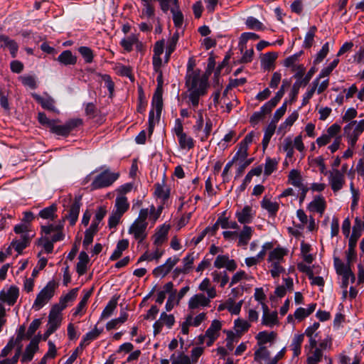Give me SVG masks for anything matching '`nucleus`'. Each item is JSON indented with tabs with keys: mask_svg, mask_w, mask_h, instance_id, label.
<instances>
[{
	"mask_svg": "<svg viewBox=\"0 0 364 364\" xmlns=\"http://www.w3.org/2000/svg\"><path fill=\"white\" fill-rule=\"evenodd\" d=\"M318 85V78H316L312 82V87L304 95L301 105L304 106L309 103V100L313 97Z\"/></svg>",
	"mask_w": 364,
	"mask_h": 364,
	"instance_id": "13d9d810",
	"label": "nucleus"
},
{
	"mask_svg": "<svg viewBox=\"0 0 364 364\" xmlns=\"http://www.w3.org/2000/svg\"><path fill=\"white\" fill-rule=\"evenodd\" d=\"M261 206L262 208L267 210L271 215H275L279 210V203L277 202H272L266 196L263 198L261 201Z\"/></svg>",
	"mask_w": 364,
	"mask_h": 364,
	"instance_id": "72a5a7b5",
	"label": "nucleus"
},
{
	"mask_svg": "<svg viewBox=\"0 0 364 364\" xmlns=\"http://www.w3.org/2000/svg\"><path fill=\"white\" fill-rule=\"evenodd\" d=\"M253 229L245 225L241 232L237 235L239 236V245H247L252 236Z\"/></svg>",
	"mask_w": 364,
	"mask_h": 364,
	"instance_id": "7c9ffc66",
	"label": "nucleus"
},
{
	"mask_svg": "<svg viewBox=\"0 0 364 364\" xmlns=\"http://www.w3.org/2000/svg\"><path fill=\"white\" fill-rule=\"evenodd\" d=\"M119 176V173L105 170L98 174L91 183L92 190L102 188L111 186Z\"/></svg>",
	"mask_w": 364,
	"mask_h": 364,
	"instance_id": "7ed1b4c3",
	"label": "nucleus"
},
{
	"mask_svg": "<svg viewBox=\"0 0 364 364\" xmlns=\"http://www.w3.org/2000/svg\"><path fill=\"white\" fill-rule=\"evenodd\" d=\"M57 205L52 204L51 205L46 207L39 212V216L46 220H54L56 215Z\"/></svg>",
	"mask_w": 364,
	"mask_h": 364,
	"instance_id": "e433bc0d",
	"label": "nucleus"
},
{
	"mask_svg": "<svg viewBox=\"0 0 364 364\" xmlns=\"http://www.w3.org/2000/svg\"><path fill=\"white\" fill-rule=\"evenodd\" d=\"M208 296H205L203 294L199 293L193 295L188 301V309L191 310L197 309L200 307H207L210 306V300Z\"/></svg>",
	"mask_w": 364,
	"mask_h": 364,
	"instance_id": "9d476101",
	"label": "nucleus"
},
{
	"mask_svg": "<svg viewBox=\"0 0 364 364\" xmlns=\"http://www.w3.org/2000/svg\"><path fill=\"white\" fill-rule=\"evenodd\" d=\"M221 329V323L218 320L213 321L210 327L205 331L207 337H213L218 338L219 336V331Z\"/></svg>",
	"mask_w": 364,
	"mask_h": 364,
	"instance_id": "c03bdc74",
	"label": "nucleus"
},
{
	"mask_svg": "<svg viewBox=\"0 0 364 364\" xmlns=\"http://www.w3.org/2000/svg\"><path fill=\"white\" fill-rule=\"evenodd\" d=\"M364 230V223L358 218L355 219L352 234L349 237V244L357 245V241L361 236V232Z\"/></svg>",
	"mask_w": 364,
	"mask_h": 364,
	"instance_id": "f3484780",
	"label": "nucleus"
},
{
	"mask_svg": "<svg viewBox=\"0 0 364 364\" xmlns=\"http://www.w3.org/2000/svg\"><path fill=\"white\" fill-rule=\"evenodd\" d=\"M178 38H179L178 33L176 32V33H173V35L168 40V44L166 46L167 55H171V54L175 50Z\"/></svg>",
	"mask_w": 364,
	"mask_h": 364,
	"instance_id": "680f3d73",
	"label": "nucleus"
},
{
	"mask_svg": "<svg viewBox=\"0 0 364 364\" xmlns=\"http://www.w3.org/2000/svg\"><path fill=\"white\" fill-rule=\"evenodd\" d=\"M277 124L274 122H269L264 130L263 139L262 141L263 149L265 150L269 145V141L275 132Z\"/></svg>",
	"mask_w": 364,
	"mask_h": 364,
	"instance_id": "473e14b6",
	"label": "nucleus"
},
{
	"mask_svg": "<svg viewBox=\"0 0 364 364\" xmlns=\"http://www.w3.org/2000/svg\"><path fill=\"white\" fill-rule=\"evenodd\" d=\"M328 182L333 193L341 190L346 183L345 175L337 168L328 171Z\"/></svg>",
	"mask_w": 364,
	"mask_h": 364,
	"instance_id": "39448f33",
	"label": "nucleus"
},
{
	"mask_svg": "<svg viewBox=\"0 0 364 364\" xmlns=\"http://www.w3.org/2000/svg\"><path fill=\"white\" fill-rule=\"evenodd\" d=\"M77 291V288L73 289L65 296L60 299V303L61 304V307H60V309H61V311L66 307L68 302L73 301L76 299Z\"/></svg>",
	"mask_w": 364,
	"mask_h": 364,
	"instance_id": "603ef678",
	"label": "nucleus"
},
{
	"mask_svg": "<svg viewBox=\"0 0 364 364\" xmlns=\"http://www.w3.org/2000/svg\"><path fill=\"white\" fill-rule=\"evenodd\" d=\"M178 144L183 149H191L194 146L193 139L186 133L178 136Z\"/></svg>",
	"mask_w": 364,
	"mask_h": 364,
	"instance_id": "09e8293b",
	"label": "nucleus"
},
{
	"mask_svg": "<svg viewBox=\"0 0 364 364\" xmlns=\"http://www.w3.org/2000/svg\"><path fill=\"white\" fill-rule=\"evenodd\" d=\"M198 289L201 291H205L210 298L216 296V290L213 287H210L209 279L205 278L198 286Z\"/></svg>",
	"mask_w": 364,
	"mask_h": 364,
	"instance_id": "58836bf2",
	"label": "nucleus"
},
{
	"mask_svg": "<svg viewBox=\"0 0 364 364\" xmlns=\"http://www.w3.org/2000/svg\"><path fill=\"white\" fill-rule=\"evenodd\" d=\"M30 242V237L28 234H23L18 240H13L10 247H13L18 253H21Z\"/></svg>",
	"mask_w": 364,
	"mask_h": 364,
	"instance_id": "393cba45",
	"label": "nucleus"
},
{
	"mask_svg": "<svg viewBox=\"0 0 364 364\" xmlns=\"http://www.w3.org/2000/svg\"><path fill=\"white\" fill-rule=\"evenodd\" d=\"M78 51L84 58L85 63H91L93 60L94 55L92 50L87 46H81L78 48Z\"/></svg>",
	"mask_w": 364,
	"mask_h": 364,
	"instance_id": "bf43d9fd",
	"label": "nucleus"
},
{
	"mask_svg": "<svg viewBox=\"0 0 364 364\" xmlns=\"http://www.w3.org/2000/svg\"><path fill=\"white\" fill-rule=\"evenodd\" d=\"M315 73V69L314 68H311L306 75L304 76V78H301V80H296V81L294 82V84L292 86V89L290 93V102H293L296 100V96L299 93V87L301 86H306L311 79L312 76L314 75Z\"/></svg>",
	"mask_w": 364,
	"mask_h": 364,
	"instance_id": "1a4fd4ad",
	"label": "nucleus"
},
{
	"mask_svg": "<svg viewBox=\"0 0 364 364\" xmlns=\"http://www.w3.org/2000/svg\"><path fill=\"white\" fill-rule=\"evenodd\" d=\"M143 1L144 8L141 11V17L151 18L154 16L155 9L154 6L150 3L151 0H145Z\"/></svg>",
	"mask_w": 364,
	"mask_h": 364,
	"instance_id": "3c124183",
	"label": "nucleus"
},
{
	"mask_svg": "<svg viewBox=\"0 0 364 364\" xmlns=\"http://www.w3.org/2000/svg\"><path fill=\"white\" fill-rule=\"evenodd\" d=\"M333 265L336 269V272L338 274L342 276V285L341 287L346 289L348 285L349 277L348 274V271L346 268V264L342 262V260L338 257H333Z\"/></svg>",
	"mask_w": 364,
	"mask_h": 364,
	"instance_id": "f8f14e48",
	"label": "nucleus"
},
{
	"mask_svg": "<svg viewBox=\"0 0 364 364\" xmlns=\"http://www.w3.org/2000/svg\"><path fill=\"white\" fill-rule=\"evenodd\" d=\"M127 318L128 314L124 311H121L119 317L114 319H112L111 321L107 323V330L109 331L117 328V326L124 323L127 320Z\"/></svg>",
	"mask_w": 364,
	"mask_h": 364,
	"instance_id": "a19ab883",
	"label": "nucleus"
},
{
	"mask_svg": "<svg viewBox=\"0 0 364 364\" xmlns=\"http://www.w3.org/2000/svg\"><path fill=\"white\" fill-rule=\"evenodd\" d=\"M287 254V250L282 247H276L272 250L268 257V262H282L284 257Z\"/></svg>",
	"mask_w": 364,
	"mask_h": 364,
	"instance_id": "bb28decb",
	"label": "nucleus"
},
{
	"mask_svg": "<svg viewBox=\"0 0 364 364\" xmlns=\"http://www.w3.org/2000/svg\"><path fill=\"white\" fill-rule=\"evenodd\" d=\"M307 350V364H318L323 355L321 348H314L308 349Z\"/></svg>",
	"mask_w": 364,
	"mask_h": 364,
	"instance_id": "5701e85b",
	"label": "nucleus"
},
{
	"mask_svg": "<svg viewBox=\"0 0 364 364\" xmlns=\"http://www.w3.org/2000/svg\"><path fill=\"white\" fill-rule=\"evenodd\" d=\"M0 42L2 43L1 44V48H7L9 50L12 58L16 56L18 46L14 40L11 39L7 36L0 35Z\"/></svg>",
	"mask_w": 364,
	"mask_h": 364,
	"instance_id": "6ab92c4d",
	"label": "nucleus"
},
{
	"mask_svg": "<svg viewBox=\"0 0 364 364\" xmlns=\"http://www.w3.org/2000/svg\"><path fill=\"white\" fill-rule=\"evenodd\" d=\"M78 259L76 271L79 275H83L87 271V264L90 260L89 257L85 252L82 251L80 253Z\"/></svg>",
	"mask_w": 364,
	"mask_h": 364,
	"instance_id": "c85d7f7f",
	"label": "nucleus"
},
{
	"mask_svg": "<svg viewBox=\"0 0 364 364\" xmlns=\"http://www.w3.org/2000/svg\"><path fill=\"white\" fill-rule=\"evenodd\" d=\"M289 183L295 187L303 186L300 172L296 169H292L288 176Z\"/></svg>",
	"mask_w": 364,
	"mask_h": 364,
	"instance_id": "49530a36",
	"label": "nucleus"
},
{
	"mask_svg": "<svg viewBox=\"0 0 364 364\" xmlns=\"http://www.w3.org/2000/svg\"><path fill=\"white\" fill-rule=\"evenodd\" d=\"M129 207V204L127 202V198L126 197H117L115 200V209L114 211L123 215V214L128 210Z\"/></svg>",
	"mask_w": 364,
	"mask_h": 364,
	"instance_id": "4c0bfd02",
	"label": "nucleus"
},
{
	"mask_svg": "<svg viewBox=\"0 0 364 364\" xmlns=\"http://www.w3.org/2000/svg\"><path fill=\"white\" fill-rule=\"evenodd\" d=\"M278 323L277 312L272 311L266 315H262V324L266 326L272 327Z\"/></svg>",
	"mask_w": 364,
	"mask_h": 364,
	"instance_id": "de8ad7c7",
	"label": "nucleus"
},
{
	"mask_svg": "<svg viewBox=\"0 0 364 364\" xmlns=\"http://www.w3.org/2000/svg\"><path fill=\"white\" fill-rule=\"evenodd\" d=\"M154 195L162 199L164 201L166 200L170 196V190L165 186V180L164 179L161 183H157L155 184Z\"/></svg>",
	"mask_w": 364,
	"mask_h": 364,
	"instance_id": "cd10ccee",
	"label": "nucleus"
},
{
	"mask_svg": "<svg viewBox=\"0 0 364 364\" xmlns=\"http://www.w3.org/2000/svg\"><path fill=\"white\" fill-rule=\"evenodd\" d=\"M178 261L179 257L177 256L169 257L166 259L164 264L156 267L153 270V274L156 277H164L171 272V270L178 262Z\"/></svg>",
	"mask_w": 364,
	"mask_h": 364,
	"instance_id": "0eeeda50",
	"label": "nucleus"
},
{
	"mask_svg": "<svg viewBox=\"0 0 364 364\" xmlns=\"http://www.w3.org/2000/svg\"><path fill=\"white\" fill-rule=\"evenodd\" d=\"M102 329H99L95 326L94 329L87 332L82 338L80 347V350H82L84 346H88L91 341L97 339L99 336L102 333Z\"/></svg>",
	"mask_w": 364,
	"mask_h": 364,
	"instance_id": "4be33fe9",
	"label": "nucleus"
},
{
	"mask_svg": "<svg viewBox=\"0 0 364 364\" xmlns=\"http://www.w3.org/2000/svg\"><path fill=\"white\" fill-rule=\"evenodd\" d=\"M329 52V43L326 42L321 48L320 51L316 54L314 59V64L320 63L327 55Z\"/></svg>",
	"mask_w": 364,
	"mask_h": 364,
	"instance_id": "338daca9",
	"label": "nucleus"
},
{
	"mask_svg": "<svg viewBox=\"0 0 364 364\" xmlns=\"http://www.w3.org/2000/svg\"><path fill=\"white\" fill-rule=\"evenodd\" d=\"M339 63V59L337 58L334 59L326 68H323L317 78H318V80L321 78H323L324 77L328 76L331 72L333 70L334 68H336L338 64Z\"/></svg>",
	"mask_w": 364,
	"mask_h": 364,
	"instance_id": "4d7b16f0",
	"label": "nucleus"
},
{
	"mask_svg": "<svg viewBox=\"0 0 364 364\" xmlns=\"http://www.w3.org/2000/svg\"><path fill=\"white\" fill-rule=\"evenodd\" d=\"M18 295V288L16 286H11L6 291L3 290L0 292V300L9 306H13L16 302Z\"/></svg>",
	"mask_w": 364,
	"mask_h": 364,
	"instance_id": "ddd939ff",
	"label": "nucleus"
},
{
	"mask_svg": "<svg viewBox=\"0 0 364 364\" xmlns=\"http://www.w3.org/2000/svg\"><path fill=\"white\" fill-rule=\"evenodd\" d=\"M129 247V241L127 239L119 240L117 244L116 249L109 257L112 261L118 259L122 255L123 251L127 250Z\"/></svg>",
	"mask_w": 364,
	"mask_h": 364,
	"instance_id": "2f4dec72",
	"label": "nucleus"
},
{
	"mask_svg": "<svg viewBox=\"0 0 364 364\" xmlns=\"http://www.w3.org/2000/svg\"><path fill=\"white\" fill-rule=\"evenodd\" d=\"M270 352L265 346H259L254 353V359L256 362L261 363L262 360H265L266 363L270 359Z\"/></svg>",
	"mask_w": 364,
	"mask_h": 364,
	"instance_id": "79ce46f5",
	"label": "nucleus"
},
{
	"mask_svg": "<svg viewBox=\"0 0 364 364\" xmlns=\"http://www.w3.org/2000/svg\"><path fill=\"white\" fill-rule=\"evenodd\" d=\"M214 267L218 269L225 267L227 270L233 272L237 269V265L234 259L229 258L228 255H219L215 258Z\"/></svg>",
	"mask_w": 364,
	"mask_h": 364,
	"instance_id": "9b49d317",
	"label": "nucleus"
},
{
	"mask_svg": "<svg viewBox=\"0 0 364 364\" xmlns=\"http://www.w3.org/2000/svg\"><path fill=\"white\" fill-rule=\"evenodd\" d=\"M204 109H199L197 111L196 121L195 124L193 126V130L196 134H197L200 141H205L210 136L213 129L212 120L207 117L205 119V124L204 126L203 114Z\"/></svg>",
	"mask_w": 364,
	"mask_h": 364,
	"instance_id": "f03ea898",
	"label": "nucleus"
},
{
	"mask_svg": "<svg viewBox=\"0 0 364 364\" xmlns=\"http://www.w3.org/2000/svg\"><path fill=\"white\" fill-rule=\"evenodd\" d=\"M60 307L56 305L52 308L48 316V329L54 333L60 326L61 318L60 317Z\"/></svg>",
	"mask_w": 364,
	"mask_h": 364,
	"instance_id": "2eb2a0df",
	"label": "nucleus"
},
{
	"mask_svg": "<svg viewBox=\"0 0 364 364\" xmlns=\"http://www.w3.org/2000/svg\"><path fill=\"white\" fill-rule=\"evenodd\" d=\"M57 60L63 65H74L77 63V57L70 50L63 51Z\"/></svg>",
	"mask_w": 364,
	"mask_h": 364,
	"instance_id": "412c9836",
	"label": "nucleus"
},
{
	"mask_svg": "<svg viewBox=\"0 0 364 364\" xmlns=\"http://www.w3.org/2000/svg\"><path fill=\"white\" fill-rule=\"evenodd\" d=\"M163 90H155L152 98V106L155 108L156 120L159 121L163 108Z\"/></svg>",
	"mask_w": 364,
	"mask_h": 364,
	"instance_id": "aec40b11",
	"label": "nucleus"
},
{
	"mask_svg": "<svg viewBox=\"0 0 364 364\" xmlns=\"http://www.w3.org/2000/svg\"><path fill=\"white\" fill-rule=\"evenodd\" d=\"M218 224H220L223 229H238L239 225L235 221H229L227 218H219L218 219Z\"/></svg>",
	"mask_w": 364,
	"mask_h": 364,
	"instance_id": "0e129e2a",
	"label": "nucleus"
},
{
	"mask_svg": "<svg viewBox=\"0 0 364 364\" xmlns=\"http://www.w3.org/2000/svg\"><path fill=\"white\" fill-rule=\"evenodd\" d=\"M39 346H37L36 341H31L26 346L25 351L22 354L21 362L26 363L33 360L35 353L38 350Z\"/></svg>",
	"mask_w": 364,
	"mask_h": 364,
	"instance_id": "a211bd4d",
	"label": "nucleus"
},
{
	"mask_svg": "<svg viewBox=\"0 0 364 364\" xmlns=\"http://www.w3.org/2000/svg\"><path fill=\"white\" fill-rule=\"evenodd\" d=\"M41 321L39 318L34 319L30 324L26 333V338L30 339L34 335L36 330L40 327Z\"/></svg>",
	"mask_w": 364,
	"mask_h": 364,
	"instance_id": "774afa93",
	"label": "nucleus"
},
{
	"mask_svg": "<svg viewBox=\"0 0 364 364\" xmlns=\"http://www.w3.org/2000/svg\"><path fill=\"white\" fill-rule=\"evenodd\" d=\"M255 213L250 205H245L241 210L235 213L237 221L241 224L251 223L255 218Z\"/></svg>",
	"mask_w": 364,
	"mask_h": 364,
	"instance_id": "dca6fc26",
	"label": "nucleus"
},
{
	"mask_svg": "<svg viewBox=\"0 0 364 364\" xmlns=\"http://www.w3.org/2000/svg\"><path fill=\"white\" fill-rule=\"evenodd\" d=\"M316 30L317 28L315 26H313L309 28L304 38L303 43L304 48H310L313 46Z\"/></svg>",
	"mask_w": 364,
	"mask_h": 364,
	"instance_id": "8fccbe9b",
	"label": "nucleus"
},
{
	"mask_svg": "<svg viewBox=\"0 0 364 364\" xmlns=\"http://www.w3.org/2000/svg\"><path fill=\"white\" fill-rule=\"evenodd\" d=\"M169 230L168 225H164L154 235V244L161 245L164 242L167 238L168 232Z\"/></svg>",
	"mask_w": 364,
	"mask_h": 364,
	"instance_id": "ea45409f",
	"label": "nucleus"
},
{
	"mask_svg": "<svg viewBox=\"0 0 364 364\" xmlns=\"http://www.w3.org/2000/svg\"><path fill=\"white\" fill-rule=\"evenodd\" d=\"M137 41L138 39L136 37L134 36H130L127 38H123L120 42V45L126 51L130 52L132 50L133 46L137 43Z\"/></svg>",
	"mask_w": 364,
	"mask_h": 364,
	"instance_id": "864d4df0",
	"label": "nucleus"
},
{
	"mask_svg": "<svg viewBox=\"0 0 364 364\" xmlns=\"http://www.w3.org/2000/svg\"><path fill=\"white\" fill-rule=\"evenodd\" d=\"M81 196H76L69 207L68 213L65 215L64 219H68L70 225H74L77 220L81 203Z\"/></svg>",
	"mask_w": 364,
	"mask_h": 364,
	"instance_id": "6e6552de",
	"label": "nucleus"
},
{
	"mask_svg": "<svg viewBox=\"0 0 364 364\" xmlns=\"http://www.w3.org/2000/svg\"><path fill=\"white\" fill-rule=\"evenodd\" d=\"M117 305V299H114V298L112 299L108 302V304H107V306H105L104 310L102 311V312L101 314L100 318L105 319V318H107L109 316H111V315L113 314L114 309H116Z\"/></svg>",
	"mask_w": 364,
	"mask_h": 364,
	"instance_id": "a18cd8bd",
	"label": "nucleus"
},
{
	"mask_svg": "<svg viewBox=\"0 0 364 364\" xmlns=\"http://www.w3.org/2000/svg\"><path fill=\"white\" fill-rule=\"evenodd\" d=\"M346 126H350V133L359 136L364 131V119L359 122L352 121Z\"/></svg>",
	"mask_w": 364,
	"mask_h": 364,
	"instance_id": "37998d69",
	"label": "nucleus"
},
{
	"mask_svg": "<svg viewBox=\"0 0 364 364\" xmlns=\"http://www.w3.org/2000/svg\"><path fill=\"white\" fill-rule=\"evenodd\" d=\"M310 211H315L322 214L326 208V202L322 196L316 197L308 206Z\"/></svg>",
	"mask_w": 364,
	"mask_h": 364,
	"instance_id": "a878e982",
	"label": "nucleus"
},
{
	"mask_svg": "<svg viewBox=\"0 0 364 364\" xmlns=\"http://www.w3.org/2000/svg\"><path fill=\"white\" fill-rule=\"evenodd\" d=\"M250 327V324L245 320L237 318L235 321V328L237 333H245L248 331Z\"/></svg>",
	"mask_w": 364,
	"mask_h": 364,
	"instance_id": "052dcab7",
	"label": "nucleus"
},
{
	"mask_svg": "<svg viewBox=\"0 0 364 364\" xmlns=\"http://www.w3.org/2000/svg\"><path fill=\"white\" fill-rule=\"evenodd\" d=\"M304 339V334H295L292 338L290 345L294 353V356L296 357L301 353V346Z\"/></svg>",
	"mask_w": 364,
	"mask_h": 364,
	"instance_id": "c9c22d12",
	"label": "nucleus"
},
{
	"mask_svg": "<svg viewBox=\"0 0 364 364\" xmlns=\"http://www.w3.org/2000/svg\"><path fill=\"white\" fill-rule=\"evenodd\" d=\"M276 338L277 333L274 331L269 333L264 331L259 332L256 336V339L257 340V343L259 346H264V345L267 343L274 342Z\"/></svg>",
	"mask_w": 364,
	"mask_h": 364,
	"instance_id": "b1692460",
	"label": "nucleus"
},
{
	"mask_svg": "<svg viewBox=\"0 0 364 364\" xmlns=\"http://www.w3.org/2000/svg\"><path fill=\"white\" fill-rule=\"evenodd\" d=\"M147 225V223H142L135 220L129 227V233L133 235L139 242H141L147 235L146 232Z\"/></svg>",
	"mask_w": 364,
	"mask_h": 364,
	"instance_id": "423d86ee",
	"label": "nucleus"
},
{
	"mask_svg": "<svg viewBox=\"0 0 364 364\" xmlns=\"http://www.w3.org/2000/svg\"><path fill=\"white\" fill-rule=\"evenodd\" d=\"M63 228V224L59 225H43L41 227L42 232L46 235H49L51 232H55V234L50 239L52 242H56L58 241L63 240L64 238V235L62 232Z\"/></svg>",
	"mask_w": 364,
	"mask_h": 364,
	"instance_id": "4468645a",
	"label": "nucleus"
},
{
	"mask_svg": "<svg viewBox=\"0 0 364 364\" xmlns=\"http://www.w3.org/2000/svg\"><path fill=\"white\" fill-rule=\"evenodd\" d=\"M115 70L116 73L121 76L127 77L130 79L132 78V70L129 66L119 64L116 66Z\"/></svg>",
	"mask_w": 364,
	"mask_h": 364,
	"instance_id": "69168bd1",
	"label": "nucleus"
},
{
	"mask_svg": "<svg viewBox=\"0 0 364 364\" xmlns=\"http://www.w3.org/2000/svg\"><path fill=\"white\" fill-rule=\"evenodd\" d=\"M277 166V161L275 159H272L269 157L266 159L264 164V174L269 176L274 171L276 170Z\"/></svg>",
	"mask_w": 364,
	"mask_h": 364,
	"instance_id": "e2e57ef3",
	"label": "nucleus"
},
{
	"mask_svg": "<svg viewBox=\"0 0 364 364\" xmlns=\"http://www.w3.org/2000/svg\"><path fill=\"white\" fill-rule=\"evenodd\" d=\"M55 289V283L53 282H49L37 295L32 308L36 311L40 310L53 296Z\"/></svg>",
	"mask_w": 364,
	"mask_h": 364,
	"instance_id": "20e7f679",
	"label": "nucleus"
},
{
	"mask_svg": "<svg viewBox=\"0 0 364 364\" xmlns=\"http://www.w3.org/2000/svg\"><path fill=\"white\" fill-rule=\"evenodd\" d=\"M355 247V245L348 243V250L346 251V263L345 264H348L350 267L352 262L355 260L357 257Z\"/></svg>",
	"mask_w": 364,
	"mask_h": 364,
	"instance_id": "5fc2aeb1",
	"label": "nucleus"
},
{
	"mask_svg": "<svg viewBox=\"0 0 364 364\" xmlns=\"http://www.w3.org/2000/svg\"><path fill=\"white\" fill-rule=\"evenodd\" d=\"M34 97L36 101L41 104L43 108L53 112H57V109L55 107V100L52 97H43L38 95H35Z\"/></svg>",
	"mask_w": 364,
	"mask_h": 364,
	"instance_id": "c756f323",
	"label": "nucleus"
},
{
	"mask_svg": "<svg viewBox=\"0 0 364 364\" xmlns=\"http://www.w3.org/2000/svg\"><path fill=\"white\" fill-rule=\"evenodd\" d=\"M188 94L187 95L188 103L195 111L198 107L200 98L207 93L208 87L206 77L198 78L197 74L192 73L188 80L186 82Z\"/></svg>",
	"mask_w": 364,
	"mask_h": 364,
	"instance_id": "f257e3e1",
	"label": "nucleus"
},
{
	"mask_svg": "<svg viewBox=\"0 0 364 364\" xmlns=\"http://www.w3.org/2000/svg\"><path fill=\"white\" fill-rule=\"evenodd\" d=\"M277 53L269 52L265 53L261 59V65L264 70H269L277 58Z\"/></svg>",
	"mask_w": 364,
	"mask_h": 364,
	"instance_id": "f704fd0d",
	"label": "nucleus"
},
{
	"mask_svg": "<svg viewBox=\"0 0 364 364\" xmlns=\"http://www.w3.org/2000/svg\"><path fill=\"white\" fill-rule=\"evenodd\" d=\"M92 293V289H91L90 290H89L85 293L82 299L79 302L78 305L77 306V307L75 310V312L73 313L74 316H77L81 313V311L83 310V309L87 305V301H88L89 298L91 296Z\"/></svg>",
	"mask_w": 364,
	"mask_h": 364,
	"instance_id": "6e6d98bb",
	"label": "nucleus"
}]
</instances>
